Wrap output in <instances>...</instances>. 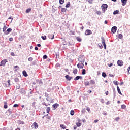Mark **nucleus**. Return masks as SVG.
Listing matches in <instances>:
<instances>
[{
	"instance_id": "obj_1",
	"label": "nucleus",
	"mask_w": 130,
	"mask_h": 130,
	"mask_svg": "<svg viewBox=\"0 0 130 130\" xmlns=\"http://www.w3.org/2000/svg\"><path fill=\"white\" fill-rule=\"evenodd\" d=\"M79 62H84L85 61V56L80 55L78 58Z\"/></svg>"
},
{
	"instance_id": "obj_2",
	"label": "nucleus",
	"mask_w": 130,
	"mask_h": 130,
	"mask_svg": "<svg viewBox=\"0 0 130 130\" xmlns=\"http://www.w3.org/2000/svg\"><path fill=\"white\" fill-rule=\"evenodd\" d=\"M108 6L107 4H103L102 5V10L103 11V13H105V11L107 10Z\"/></svg>"
},
{
	"instance_id": "obj_3",
	"label": "nucleus",
	"mask_w": 130,
	"mask_h": 130,
	"mask_svg": "<svg viewBox=\"0 0 130 130\" xmlns=\"http://www.w3.org/2000/svg\"><path fill=\"white\" fill-rule=\"evenodd\" d=\"M101 39L102 45H103L104 49H106V44H105V40H104V38L103 37H101Z\"/></svg>"
},
{
	"instance_id": "obj_4",
	"label": "nucleus",
	"mask_w": 130,
	"mask_h": 130,
	"mask_svg": "<svg viewBox=\"0 0 130 130\" xmlns=\"http://www.w3.org/2000/svg\"><path fill=\"white\" fill-rule=\"evenodd\" d=\"M7 62H8V61H7L6 59L3 60L0 63V66L5 67V66H6V63Z\"/></svg>"
},
{
	"instance_id": "obj_5",
	"label": "nucleus",
	"mask_w": 130,
	"mask_h": 130,
	"mask_svg": "<svg viewBox=\"0 0 130 130\" xmlns=\"http://www.w3.org/2000/svg\"><path fill=\"white\" fill-rule=\"evenodd\" d=\"M77 67L78 69H83L84 68V62H79L77 64Z\"/></svg>"
},
{
	"instance_id": "obj_6",
	"label": "nucleus",
	"mask_w": 130,
	"mask_h": 130,
	"mask_svg": "<svg viewBox=\"0 0 130 130\" xmlns=\"http://www.w3.org/2000/svg\"><path fill=\"white\" fill-rule=\"evenodd\" d=\"M12 32V29L11 28H9L7 29V31L4 32L5 35H8V34H10Z\"/></svg>"
},
{
	"instance_id": "obj_7",
	"label": "nucleus",
	"mask_w": 130,
	"mask_h": 130,
	"mask_svg": "<svg viewBox=\"0 0 130 130\" xmlns=\"http://www.w3.org/2000/svg\"><path fill=\"white\" fill-rule=\"evenodd\" d=\"M117 64L119 67H122L123 66V62L121 60H119L117 61Z\"/></svg>"
},
{
	"instance_id": "obj_8",
	"label": "nucleus",
	"mask_w": 130,
	"mask_h": 130,
	"mask_svg": "<svg viewBox=\"0 0 130 130\" xmlns=\"http://www.w3.org/2000/svg\"><path fill=\"white\" fill-rule=\"evenodd\" d=\"M117 30V27L116 26H114L112 28L111 31L112 33L114 34L116 32Z\"/></svg>"
},
{
	"instance_id": "obj_9",
	"label": "nucleus",
	"mask_w": 130,
	"mask_h": 130,
	"mask_svg": "<svg viewBox=\"0 0 130 130\" xmlns=\"http://www.w3.org/2000/svg\"><path fill=\"white\" fill-rule=\"evenodd\" d=\"M2 26H3V32H6V30H7V26H6V23H2Z\"/></svg>"
},
{
	"instance_id": "obj_10",
	"label": "nucleus",
	"mask_w": 130,
	"mask_h": 130,
	"mask_svg": "<svg viewBox=\"0 0 130 130\" xmlns=\"http://www.w3.org/2000/svg\"><path fill=\"white\" fill-rule=\"evenodd\" d=\"M85 35H90V34H92V32L90 30L87 29L85 32Z\"/></svg>"
},
{
	"instance_id": "obj_11",
	"label": "nucleus",
	"mask_w": 130,
	"mask_h": 130,
	"mask_svg": "<svg viewBox=\"0 0 130 130\" xmlns=\"http://www.w3.org/2000/svg\"><path fill=\"white\" fill-rule=\"evenodd\" d=\"M48 38H49V39H54V35L49 34Z\"/></svg>"
},
{
	"instance_id": "obj_12",
	"label": "nucleus",
	"mask_w": 130,
	"mask_h": 130,
	"mask_svg": "<svg viewBox=\"0 0 130 130\" xmlns=\"http://www.w3.org/2000/svg\"><path fill=\"white\" fill-rule=\"evenodd\" d=\"M66 79H67L68 81H71V80H72V79H73V77H70V76L67 75L65 76Z\"/></svg>"
},
{
	"instance_id": "obj_13",
	"label": "nucleus",
	"mask_w": 130,
	"mask_h": 130,
	"mask_svg": "<svg viewBox=\"0 0 130 130\" xmlns=\"http://www.w3.org/2000/svg\"><path fill=\"white\" fill-rule=\"evenodd\" d=\"M121 3L123 4L122 6H125L126 3H127V0H121Z\"/></svg>"
},
{
	"instance_id": "obj_14",
	"label": "nucleus",
	"mask_w": 130,
	"mask_h": 130,
	"mask_svg": "<svg viewBox=\"0 0 130 130\" xmlns=\"http://www.w3.org/2000/svg\"><path fill=\"white\" fill-rule=\"evenodd\" d=\"M57 106H58V104H55L53 105L52 107L53 108L54 110H55V109L57 108Z\"/></svg>"
},
{
	"instance_id": "obj_15",
	"label": "nucleus",
	"mask_w": 130,
	"mask_h": 130,
	"mask_svg": "<svg viewBox=\"0 0 130 130\" xmlns=\"http://www.w3.org/2000/svg\"><path fill=\"white\" fill-rule=\"evenodd\" d=\"M80 79H83L82 76H77L75 79V81H78V80H80Z\"/></svg>"
},
{
	"instance_id": "obj_16",
	"label": "nucleus",
	"mask_w": 130,
	"mask_h": 130,
	"mask_svg": "<svg viewBox=\"0 0 130 130\" xmlns=\"http://www.w3.org/2000/svg\"><path fill=\"white\" fill-rule=\"evenodd\" d=\"M32 126H34L35 128H38V124L36 122H34Z\"/></svg>"
},
{
	"instance_id": "obj_17",
	"label": "nucleus",
	"mask_w": 130,
	"mask_h": 130,
	"mask_svg": "<svg viewBox=\"0 0 130 130\" xmlns=\"http://www.w3.org/2000/svg\"><path fill=\"white\" fill-rule=\"evenodd\" d=\"M117 90L118 92L119 93V94L121 95V91H120V89L119 88V87L117 86Z\"/></svg>"
},
{
	"instance_id": "obj_18",
	"label": "nucleus",
	"mask_w": 130,
	"mask_h": 130,
	"mask_svg": "<svg viewBox=\"0 0 130 130\" xmlns=\"http://www.w3.org/2000/svg\"><path fill=\"white\" fill-rule=\"evenodd\" d=\"M60 127L62 129H66L67 128V127L66 126H64V125H63V124H61L60 125Z\"/></svg>"
},
{
	"instance_id": "obj_19",
	"label": "nucleus",
	"mask_w": 130,
	"mask_h": 130,
	"mask_svg": "<svg viewBox=\"0 0 130 130\" xmlns=\"http://www.w3.org/2000/svg\"><path fill=\"white\" fill-rule=\"evenodd\" d=\"M18 124H24L25 122H24L23 121H21V120H18Z\"/></svg>"
},
{
	"instance_id": "obj_20",
	"label": "nucleus",
	"mask_w": 130,
	"mask_h": 130,
	"mask_svg": "<svg viewBox=\"0 0 130 130\" xmlns=\"http://www.w3.org/2000/svg\"><path fill=\"white\" fill-rule=\"evenodd\" d=\"M76 40H77V41H79V42H81V41H82V39L79 37H76Z\"/></svg>"
},
{
	"instance_id": "obj_21",
	"label": "nucleus",
	"mask_w": 130,
	"mask_h": 130,
	"mask_svg": "<svg viewBox=\"0 0 130 130\" xmlns=\"http://www.w3.org/2000/svg\"><path fill=\"white\" fill-rule=\"evenodd\" d=\"M85 86H90V82L89 81H86L84 82Z\"/></svg>"
},
{
	"instance_id": "obj_22",
	"label": "nucleus",
	"mask_w": 130,
	"mask_h": 130,
	"mask_svg": "<svg viewBox=\"0 0 130 130\" xmlns=\"http://www.w3.org/2000/svg\"><path fill=\"white\" fill-rule=\"evenodd\" d=\"M22 73L24 77H27V76H28V75L27 74V72L25 71H23Z\"/></svg>"
},
{
	"instance_id": "obj_23",
	"label": "nucleus",
	"mask_w": 130,
	"mask_h": 130,
	"mask_svg": "<svg viewBox=\"0 0 130 130\" xmlns=\"http://www.w3.org/2000/svg\"><path fill=\"white\" fill-rule=\"evenodd\" d=\"M77 73H78V70L77 69H75L73 70V74L74 75H76Z\"/></svg>"
},
{
	"instance_id": "obj_24",
	"label": "nucleus",
	"mask_w": 130,
	"mask_h": 130,
	"mask_svg": "<svg viewBox=\"0 0 130 130\" xmlns=\"http://www.w3.org/2000/svg\"><path fill=\"white\" fill-rule=\"evenodd\" d=\"M76 125H77V126H78V127H80V126H81V125H82V123L77 122V123H76Z\"/></svg>"
},
{
	"instance_id": "obj_25",
	"label": "nucleus",
	"mask_w": 130,
	"mask_h": 130,
	"mask_svg": "<svg viewBox=\"0 0 130 130\" xmlns=\"http://www.w3.org/2000/svg\"><path fill=\"white\" fill-rule=\"evenodd\" d=\"M118 13H119V11H118V10H116V11H114V12H113V15H116V14H118Z\"/></svg>"
},
{
	"instance_id": "obj_26",
	"label": "nucleus",
	"mask_w": 130,
	"mask_h": 130,
	"mask_svg": "<svg viewBox=\"0 0 130 130\" xmlns=\"http://www.w3.org/2000/svg\"><path fill=\"white\" fill-rule=\"evenodd\" d=\"M47 113H49V111H50V107H47L46 109Z\"/></svg>"
},
{
	"instance_id": "obj_27",
	"label": "nucleus",
	"mask_w": 130,
	"mask_h": 130,
	"mask_svg": "<svg viewBox=\"0 0 130 130\" xmlns=\"http://www.w3.org/2000/svg\"><path fill=\"white\" fill-rule=\"evenodd\" d=\"M82 75H86V70L83 69L82 72Z\"/></svg>"
},
{
	"instance_id": "obj_28",
	"label": "nucleus",
	"mask_w": 130,
	"mask_h": 130,
	"mask_svg": "<svg viewBox=\"0 0 130 130\" xmlns=\"http://www.w3.org/2000/svg\"><path fill=\"white\" fill-rule=\"evenodd\" d=\"M4 104H5L4 106V108L5 109L8 108V105H7V103L6 102H4Z\"/></svg>"
},
{
	"instance_id": "obj_29",
	"label": "nucleus",
	"mask_w": 130,
	"mask_h": 130,
	"mask_svg": "<svg viewBox=\"0 0 130 130\" xmlns=\"http://www.w3.org/2000/svg\"><path fill=\"white\" fill-rule=\"evenodd\" d=\"M70 114L71 115H74L75 114V112L74 111V110H71L70 112Z\"/></svg>"
},
{
	"instance_id": "obj_30",
	"label": "nucleus",
	"mask_w": 130,
	"mask_h": 130,
	"mask_svg": "<svg viewBox=\"0 0 130 130\" xmlns=\"http://www.w3.org/2000/svg\"><path fill=\"white\" fill-rule=\"evenodd\" d=\"M98 46L100 47V49H102L103 48V46H102V44H101V43L99 44Z\"/></svg>"
},
{
	"instance_id": "obj_31",
	"label": "nucleus",
	"mask_w": 130,
	"mask_h": 130,
	"mask_svg": "<svg viewBox=\"0 0 130 130\" xmlns=\"http://www.w3.org/2000/svg\"><path fill=\"white\" fill-rule=\"evenodd\" d=\"M106 73H105V72L102 73V77H103L104 78H106Z\"/></svg>"
},
{
	"instance_id": "obj_32",
	"label": "nucleus",
	"mask_w": 130,
	"mask_h": 130,
	"mask_svg": "<svg viewBox=\"0 0 130 130\" xmlns=\"http://www.w3.org/2000/svg\"><path fill=\"white\" fill-rule=\"evenodd\" d=\"M41 38L43 40H46V36H42Z\"/></svg>"
},
{
	"instance_id": "obj_33",
	"label": "nucleus",
	"mask_w": 130,
	"mask_h": 130,
	"mask_svg": "<svg viewBox=\"0 0 130 130\" xmlns=\"http://www.w3.org/2000/svg\"><path fill=\"white\" fill-rule=\"evenodd\" d=\"M90 84L91 85H95V81H94V80H90Z\"/></svg>"
},
{
	"instance_id": "obj_34",
	"label": "nucleus",
	"mask_w": 130,
	"mask_h": 130,
	"mask_svg": "<svg viewBox=\"0 0 130 130\" xmlns=\"http://www.w3.org/2000/svg\"><path fill=\"white\" fill-rule=\"evenodd\" d=\"M119 119H120V118H119V117H118L115 118L114 120H115V121H118V120H119Z\"/></svg>"
},
{
	"instance_id": "obj_35",
	"label": "nucleus",
	"mask_w": 130,
	"mask_h": 130,
	"mask_svg": "<svg viewBox=\"0 0 130 130\" xmlns=\"http://www.w3.org/2000/svg\"><path fill=\"white\" fill-rule=\"evenodd\" d=\"M70 5L71 4L70 3V2H68V3L66 5V8H70Z\"/></svg>"
},
{
	"instance_id": "obj_36",
	"label": "nucleus",
	"mask_w": 130,
	"mask_h": 130,
	"mask_svg": "<svg viewBox=\"0 0 130 130\" xmlns=\"http://www.w3.org/2000/svg\"><path fill=\"white\" fill-rule=\"evenodd\" d=\"M66 11H67V9L66 8H61V12H62V13H64Z\"/></svg>"
},
{
	"instance_id": "obj_37",
	"label": "nucleus",
	"mask_w": 130,
	"mask_h": 130,
	"mask_svg": "<svg viewBox=\"0 0 130 130\" xmlns=\"http://www.w3.org/2000/svg\"><path fill=\"white\" fill-rule=\"evenodd\" d=\"M123 36H122V35L121 34H119L118 35V38H119L120 39H122Z\"/></svg>"
},
{
	"instance_id": "obj_38",
	"label": "nucleus",
	"mask_w": 130,
	"mask_h": 130,
	"mask_svg": "<svg viewBox=\"0 0 130 130\" xmlns=\"http://www.w3.org/2000/svg\"><path fill=\"white\" fill-rule=\"evenodd\" d=\"M59 3H60V5H62V4H63V3H64V0H60Z\"/></svg>"
},
{
	"instance_id": "obj_39",
	"label": "nucleus",
	"mask_w": 130,
	"mask_h": 130,
	"mask_svg": "<svg viewBox=\"0 0 130 130\" xmlns=\"http://www.w3.org/2000/svg\"><path fill=\"white\" fill-rule=\"evenodd\" d=\"M33 61V57H29L28 58V61Z\"/></svg>"
},
{
	"instance_id": "obj_40",
	"label": "nucleus",
	"mask_w": 130,
	"mask_h": 130,
	"mask_svg": "<svg viewBox=\"0 0 130 130\" xmlns=\"http://www.w3.org/2000/svg\"><path fill=\"white\" fill-rule=\"evenodd\" d=\"M114 84H115V85H116V86H118V82L117 81H113Z\"/></svg>"
},
{
	"instance_id": "obj_41",
	"label": "nucleus",
	"mask_w": 130,
	"mask_h": 130,
	"mask_svg": "<svg viewBox=\"0 0 130 130\" xmlns=\"http://www.w3.org/2000/svg\"><path fill=\"white\" fill-rule=\"evenodd\" d=\"M125 107H126L125 105H121V108H122V109H125Z\"/></svg>"
},
{
	"instance_id": "obj_42",
	"label": "nucleus",
	"mask_w": 130,
	"mask_h": 130,
	"mask_svg": "<svg viewBox=\"0 0 130 130\" xmlns=\"http://www.w3.org/2000/svg\"><path fill=\"white\" fill-rule=\"evenodd\" d=\"M14 81H15V82H19V78H15Z\"/></svg>"
},
{
	"instance_id": "obj_43",
	"label": "nucleus",
	"mask_w": 130,
	"mask_h": 130,
	"mask_svg": "<svg viewBox=\"0 0 130 130\" xmlns=\"http://www.w3.org/2000/svg\"><path fill=\"white\" fill-rule=\"evenodd\" d=\"M43 58L44 59H46V58H47V56L46 55H44L43 57Z\"/></svg>"
},
{
	"instance_id": "obj_44",
	"label": "nucleus",
	"mask_w": 130,
	"mask_h": 130,
	"mask_svg": "<svg viewBox=\"0 0 130 130\" xmlns=\"http://www.w3.org/2000/svg\"><path fill=\"white\" fill-rule=\"evenodd\" d=\"M19 106V105L15 104L14 105L13 107H18Z\"/></svg>"
},
{
	"instance_id": "obj_45",
	"label": "nucleus",
	"mask_w": 130,
	"mask_h": 130,
	"mask_svg": "<svg viewBox=\"0 0 130 130\" xmlns=\"http://www.w3.org/2000/svg\"><path fill=\"white\" fill-rule=\"evenodd\" d=\"M101 103H104V102H105L104 100L103 99H101Z\"/></svg>"
},
{
	"instance_id": "obj_46",
	"label": "nucleus",
	"mask_w": 130,
	"mask_h": 130,
	"mask_svg": "<svg viewBox=\"0 0 130 130\" xmlns=\"http://www.w3.org/2000/svg\"><path fill=\"white\" fill-rule=\"evenodd\" d=\"M86 110H87L88 112H89V113H90V109L89 108H86Z\"/></svg>"
},
{
	"instance_id": "obj_47",
	"label": "nucleus",
	"mask_w": 130,
	"mask_h": 130,
	"mask_svg": "<svg viewBox=\"0 0 130 130\" xmlns=\"http://www.w3.org/2000/svg\"><path fill=\"white\" fill-rule=\"evenodd\" d=\"M82 113H85L86 112V109H83L82 110Z\"/></svg>"
},
{
	"instance_id": "obj_48",
	"label": "nucleus",
	"mask_w": 130,
	"mask_h": 130,
	"mask_svg": "<svg viewBox=\"0 0 130 130\" xmlns=\"http://www.w3.org/2000/svg\"><path fill=\"white\" fill-rule=\"evenodd\" d=\"M88 3L89 4H92L93 3V0H88Z\"/></svg>"
},
{
	"instance_id": "obj_49",
	"label": "nucleus",
	"mask_w": 130,
	"mask_h": 130,
	"mask_svg": "<svg viewBox=\"0 0 130 130\" xmlns=\"http://www.w3.org/2000/svg\"><path fill=\"white\" fill-rule=\"evenodd\" d=\"M97 15H101V12L100 11H97L96 12Z\"/></svg>"
},
{
	"instance_id": "obj_50",
	"label": "nucleus",
	"mask_w": 130,
	"mask_h": 130,
	"mask_svg": "<svg viewBox=\"0 0 130 130\" xmlns=\"http://www.w3.org/2000/svg\"><path fill=\"white\" fill-rule=\"evenodd\" d=\"M31 11V9H27L26 11V13H29Z\"/></svg>"
},
{
	"instance_id": "obj_51",
	"label": "nucleus",
	"mask_w": 130,
	"mask_h": 130,
	"mask_svg": "<svg viewBox=\"0 0 130 130\" xmlns=\"http://www.w3.org/2000/svg\"><path fill=\"white\" fill-rule=\"evenodd\" d=\"M109 77H114V75L113 74H109Z\"/></svg>"
},
{
	"instance_id": "obj_52",
	"label": "nucleus",
	"mask_w": 130,
	"mask_h": 130,
	"mask_svg": "<svg viewBox=\"0 0 130 130\" xmlns=\"http://www.w3.org/2000/svg\"><path fill=\"white\" fill-rule=\"evenodd\" d=\"M98 121H99V120H98V119H96V120H95L94 121V122L95 123H97V122H98Z\"/></svg>"
},
{
	"instance_id": "obj_53",
	"label": "nucleus",
	"mask_w": 130,
	"mask_h": 130,
	"mask_svg": "<svg viewBox=\"0 0 130 130\" xmlns=\"http://www.w3.org/2000/svg\"><path fill=\"white\" fill-rule=\"evenodd\" d=\"M11 55H12V56H15V54L13 52H11Z\"/></svg>"
},
{
	"instance_id": "obj_54",
	"label": "nucleus",
	"mask_w": 130,
	"mask_h": 130,
	"mask_svg": "<svg viewBox=\"0 0 130 130\" xmlns=\"http://www.w3.org/2000/svg\"><path fill=\"white\" fill-rule=\"evenodd\" d=\"M42 105H45V106H47V105H46V103L45 102H43V103H42Z\"/></svg>"
},
{
	"instance_id": "obj_55",
	"label": "nucleus",
	"mask_w": 130,
	"mask_h": 130,
	"mask_svg": "<svg viewBox=\"0 0 130 130\" xmlns=\"http://www.w3.org/2000/svg\"><path fill=\"white\" fill-rule=\"evenodd\" d=\"M13 38H9V41H13Z\"/></svg>"
},
{
	"instance_id": "obj_56",
	"label": "nucleus",
	"mask_w": 130,
	"mask_h": 130,
	"mask_svg": "<svg viewBox=\"0 0 130 130\" xmlns=\"http://www.w3.org/2000/svg\"><path fill=\"white\" fill-rule=\"evenodd\" d=\"M8 83L9 86L11 85V83H10V80H8Z\"/></svg>"
},
{
	"instance_id": "obj_57",
	"label": "nucleus",
	"mask_w": 130,
	"mask_h": 130,
	"mask_svg": "<svg viewBox=\"0 0 130 130\" xmlns=\"http://www.w3.org/2000/svg\"><path fill=\"white\" fill-rule=\"evenodd\" d=\"M37 46L38 47H40V46H41V45H40V44H38Z\"/></svg>"
},
{
	"instance_id": "obj_58",
	"label": "nucleus",
	"mask_w": 130,
	"mask_h": 130,
	"mask_svg": "<svg viewBox=\"0 0 130 130\" xmlns=\"http://www.w3.org/2000/svg\"><path fill=\"white\" fill-rule=\"evenodd\" d=\"M35 50H38V47H35Z\"/></svg>"
},
{
	"instance_id": "obj_59",
	"label": "nucleus",
	"mask_w": 130,
	"mask_h": 130,
	"mask_svg": "<svg viewBox=\"0 0 130 130\" xmlns=\"http://www.w3.org/2000/svg\"><path fill=\"white\" fill-rule=\"evenodd\" d=\"M105 94H106V96H108V91H106L105 92Z\"/></svg>"
},
{
	"instance_id": "obj_60",
	"label": "nucleus",
	"mask_w": 130,
	"mask_h": 130,
	"mask_svg": "<svg viewBox=\"0 0 130 130\" xmlns=\"http://www.w3.org/2000/svg\"><path fill=\"white\" fill-rule=\"evenodd\" d=\"M74 129H75V130L77 129V126H74Z\"/></svg>"
},
{
	"instance_id": "obj_61",
	"label": "nucleus",
	"mask_w": 130,
	"mask_h": 130,
	"mask_svg": "<svg viewBox=\"0 0 130 130\" xmlns=\"http://www.w3.org/2000/svg\"><path fill=\"white\" fill-rule=\"evenodd\" d=\"M109 67H112L113 64L112 63H110V64L108 65Z\"/></svg>"
},
{
	"instance_id": "obj_62",
	"label": "nucleus",
	"mask_w": 130,
	"mask_h": 130,
	"mask_svg": "<svg viewBox=\"0 0 130 130\" xmlns=\"http://www.w3.org/2000/svg\"><path fill=\"white\" fill-rule=\"evenodd\" d=\"M106 104L107 105H108V104H109V102H107L106 103Z\"/></svg>"
},
{
	"instance_id": "obj_63",
	"label": "nucleus",
	"mask_w": 130,
	"mask_h": 130,
	"mask_svg": "<svg viewBox=\"0 0 130 130\" xmlns=\"http://www.w3.org/2000/svg\"><path fill=\"white\" fill-rule=\"evenodd\" d=\"M107 23H108L107 21L105 20V24H107Z\"/></svg>"
},
{
	"instance_id": "obj_64",
	"label": "nucleus",
	"mask_w": 130,
	"mask_h": 130,
	"mask_svg": "<svg viewBox=\"0 0 130 130\" xmlns=\"http://www.w3.org/2000/svg\"><path fill=\"white\" fill-rule=\"evenodd\" d=\"M103 114H104V115H107V114H106V113H105V112L103 113Z\"/></svg>"
}]
</instances>
